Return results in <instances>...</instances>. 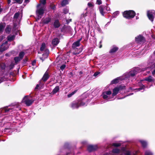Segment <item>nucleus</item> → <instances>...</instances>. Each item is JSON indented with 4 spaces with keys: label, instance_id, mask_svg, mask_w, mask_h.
Segmentation results:
<instances>
[{
    "label": "nucleus",
    "instance_id": "nucleus-36",
    "mask_svg": "<svg viewBox=\"0 0 155 155\" xmlns=\"http://www.w3.org/2000/svg\"><path fill=\"white\" fill-rule=\"evenodd\" d=\"M19 14L18 13H16L14 15V19L17 18L19 16Z\"/></svg>",
    "mask_w": 155,
    "mask_h": 155
},
{
    "label": "nucleus",
    "instance_id": "nucleus-3",
    "mask_svg": "<svg viewBox=\"0 0 155 155\" xmlns=\"http://www.w3.org/2000/svg\"><path fill=\"white\" fill-rule=\"evenodd\" d=\"M33 101L29 96H25L23 98L22 102L25 103L27 106H29L33 102Z\"/></svg>",
    "mask_w": 155,
    "mask_h": 155
},
{
    "label": "nucleus",
    "instance_id": "nucleus-39",
    "mask_svg": "<svg viewBox=\"0 0 155 155\" xmlns=\"http://www.w3.org/2000/svg\"><path fill=\"white\" fill-rule=\"evenodd\" d=\"M16 2L19 4H21L22 2V0H14Z\"/></svg>",
    "mask_w": 155,
    "mask_h": 155
},
{
    "label": "nucleus",
    "instance_id": "nucleus-42",
    "mask_svg": "<svg viewBox=\"0 0 155 155\" xmlns=\"http://www.w3.org/2000/svg\"><path fill=\"white\" fill-rule=\"evenodd\" d=\"M101 0H97V3L98 5L101 4L102 3Z\"/></svg>",
    "mask_w": 155,
    "mask_h": 155
},
{
    "label": "nucleus",
    "instance_id": "nucleus-30",
    "mask_svg": "<svg viewBox=\"0 0 155 155\" xmlns=\"http://www.w3.org/2000/svg\"><path fill=\"white\" fill-rule=\"evenodd\" d=\"M77 90H75L74 91H73V92H72L71 93L68 94V97H71L73 95H74L75 93L77 92Z\"/></svg>",
    "mask_w": 155,
    "mask_h": 155
},
{
    "label": "nucleus",
    "instance_id": "nucleus-10",
    "mask_svg": "<svg viewBox=\"0 0 155 155\" xmlns=\"http://www.w3.org/2000/svg\"><path fill=\"white\" fill-rule=\"evenodd\" d=\"M111 94V92L110 91L104 92L102 94L103 97L104 99L108 98Z\"/></svg>",
    "mask_w": 155,
    "mask_h": 155
},
{
    "label": "nucleus",
    "instance_id": "nucleus-6",
    "mask_svg": "<svg viewBox=\"0 0 155 155\" xmlns=\"http://www.w3.org/2000/svg\"><path fill=\"white\" fill-rule=\"evenodd\" d=\"M45 44L43 43L42 44L41 47L40 48V50L41 51H43L44 50H45V53L43 55V56L45 58H47L48 55L49 51L47 49H45Z\"/></svg>",
    "mask_w": 155,
    "mask_h": 155
},
{
    "label": "nucleus",
    "instance_id": "nucleus-37",
    "mask_svg": "<svg viewBox=\"0 0 155 155\" xmlns=\"http://www.w3.org/2000/svg\"><path fill=\"white\" fill-rule=\"evenodd\" d=\"M65 67L66 65L65 64H63L60 67V69L62 71H63L65 68Z\"/></svg>",
    "mask_w": 155,
    "mask_h": 155
},
{
    "label": "nucleus",
    "instance_id": "nucleus-29",
    "mask_svg": "<svg viewBox=\"0 0 155 155\" xmlns=\"http://www.w3.org/2000/svg\"><path fill=\"white\" fill-rule=\"evenodd\" d=\"M15 63H17L18 62L20 61L21 59L19 57H16L14 58Z\"/></svg>",
    "mask_w": 155,
    "mask_h": 155
},
{
    "label": "nucleus",
    "instance_id": "nucleus-12",
    "mask_svg": "<svg viewBox=\"0 0 155 155\" xmlns=\"http://www.w3.org/2000/svg\"><path fill=\"white\" fill-rule=\"evenodd\" d=\"M144 80L147 81L149 82H151L154 81L153 78L151 76H149V77L145 78Z\"/></svg>",
    "mask_w": 155,
    "mask_h": 155
},
{
    "label": "nucleus",
    "instance_id": "nucleus-49",
    "mask_svg": "<svg viewBox=\"0 0 155 155\" xmlns=\"http://www.w3.org/2000/svg\"><path fill=\"white\" fill-rule=\"evenodd\" d=\"M152 74L153 75H154L155 74V69L152 72Z\"/></svg>",
    "mask_w": 155,
    "mask_h": 155
},
{
    "label": "nucleus",
    "instance_id": "nucleus-32",
    "mask_svg": "<svg viewBox=\"0 0 155 155\" xmlns=\"http://www.w3.org/2000/svg\"><path fill=\"white\" fill-rule=\"evenodd\" d=\"M4 25H0V33H1L2 32L4 28Z\"/></svg>",
    "mask_w": 155,
    "mask_h": 155
},
{
    "label": "nucleus",
    "instance_id": "nucleus-15",
    "mask_svg": "<svg viewBox=\"0 0 155 155\" xmlns=\"http://www.w3.org/2000/svg\"><path fill=\"white\" fill-rule=\"evenodd\" d=\"M59 42V41L58 38H55L54 39L52 42V44L53 45H56Z\"/></svg>",
    "mask_w": 155,
    "mask_h": 155
},
{
    "label": "nucleus",
    "instance_id": "nucleus-24",
    "mask_svg": "<svg viewBox=\"0 0 155 155\" xmlns=\"http://www.w3.org/2000/svg\"><path fill=\"white\" fill-rule=\"evenodd\" d=\"M5 67V64L4 63H2L0 64V68L1 70H4Z\"/></svg>",
    "mask_w": 155,
    "mask_h": 155
},
{
    "label": "nucleus",
    "instance_id": "nucleus-4",
    "mask_svg": "<svg viewBox=\"0 0 155 155\" xmlns=\"http://www.w3.org/2000/svg\"><path fill=\"white\" fill-rule=\"evenodd\" d=\"M147 16L149 19L153 22L155 16V11H148L147 12Z\"/></svg>",
    "mask_w": 155,
    "mask_h": 155
},
{
    "label": "nucleus",
    "instance_id": "nucleus-5",
    "mask_svg": "<svg viewBox=\"0 0 155 155\" xmlns=\"http://www.w3.org/2000/svg\"><path fill=\"white\" fill-rule=\"evenodd\" d=\"M125 87V86L123 85L120 86L119 87H117L114 88L113 90V92L112 94V96H115L117 94L119 91L124 89Z\"/></svg>",
    "mask_w": 155,
    "mask_h": 155
},
{
    "label": "nucleus",
    "instance_id": "nucleus-19",
    "mask_svg": "<svg viewBox=\"0 0 155 155\" xmlns=\"http://www.w3.org/2000/svg\"><path fill=\"white\" fill-rule=\"evenodd\" d=\"M79 106L78 104L76 102L73 103L71 105V107L73 108H78Z\"/></svg>",
    "mask_w": 155,
    "mask_h": 155
},
{
    "label": "nucleus",
    "instance_id": "nucleus-52",
    "mask_svg": "<svg viewBox=\"0 0 155 155\" xmlns=\"http://www.w3.org/2000/svg\"><path fill=\"white\" fill-rule=\"evenodd\" d=\"M10 66H11V68H12V67L14 66V64H12Z\"/></svg>",
    "mask_w": 155,
    "mask_h": 155
},
{
    "label": "nucleus",
    "instance_id": "nucleus-33",
    "mask_svg": "<svg viewBox=\"0 0 155 155\" xmlns=\"http://www.w3.org/2000/svg\"><path fill=\"white\" fill-rule=\"evenodd\" d=\"M10 108L8 109L6 108H4L2 110L3 112H6L8 111H9L10 110Z\"/></svg>",
    "mask_w": 155,
    "mask_h": 155
},
{
    "label": "nucleus",
    "instance_id": "nucleus-21",
    "mask_svg": "<svg viewBox=\"0 0 155 155\" xmlns=\"http://www.w3.org/2000/svg\"><path fill=\"white\" fill-rule=\"evenodd\" d=\"M118 49V48L116 47H113V48L111 49L110 51V53H114L117 51Z\"/></svg>",
    "mask_w": 155,
    "mask_h": 155
},
{
    "label": "nucleus",
    "instance_id": "nucleus-34",
    "mask_svg": "<svg viewBox=\"0 0 155 155\" xmlns=\"http://www.w3.org/2000/svg\"><path fill=\"white\" fill-rule=\"evenodd\" d=\"M121 144L119 143H115L113 144V145L115 147H118Z\"/></svg>",
    "mask_w": 155,
    "mask_h": 155
},
{
    "label": "nucleus",
    "instance_id": "nucleus-20",
    "mask_svg": "<svg viewBox=\"0 0 155 155\" xmlns=\"http://www.w3.org/2000/svg\"><path fill=\"white\" fill-rule=\"evenodd\" d=\"M80 45V41H78L74 42L72 45V47L74 48L75 47L79 46Z\"/></svg>",
    "mask_w": 155,
    "mask_h": 155
},
{
    "label": "nucleus",
    "instance_id": "nucleus-54",
    "mask_svg": "<svg viewBox=\"0 0 155 155\" xmlns=\"http://www.w3.org/2000/svg\"><path fill=\"white\" fill-rule=\"evenodd\" d=\"M101 46H100V48H101Z\"/></svg>",
    "mask_w": 155,
    "mask_h": 155
},
{
    "label": "nucleus",
    "instance_id": "nucleus-11",
    "mask_svg": "<svg viewBox=\"0 0 155 155\" xmlns=\"http://www.w3.org/2000/svg\"><path fill=\"white\" fill-rule=\"evenodd\" d=\"M97 148V147L96 146L90 145L88 147L87 149L89 151L91 152L94 150H96Z\"/></svg>",
    "mask_w": 155,
    "mask_h": 155
},
{
    "label": "nucleus",
    "instance_id": "nucleus-2",
    "mask_svg": "<svg viewBox=\"0 0 155 155\" xmlns=\"http://www.w3.org/2000/svg\"><path fill=\"white\" fill-rule=\"evenodd\" d=\"M135 15V12L132 10L125 11L123 13L124 17L128 19L133 18Z\"/></svg>",
    "mask_w": 155,
    "mask_h": 155
},
{
    "label": "nucleus",
    "instance_id": "nucleus-23",
    "mask_svg": "<svg viewBox=\"0 0 155 155\" xmlns=\"http://www.w3.org/2000/svg\"><path fill=\"white\" fill-rule=\"evenodd\" d=\"M77 48L75 49V51L73 52V54H79L82 51V48H80L78 49V51H76V50H77Z\"/></svg>",
    "mask_w": 155,
    "mask_h": 155
},
{
    "label": "nucleus",
    "instance_id": "nucleus-40",
    "mask_svg": "<svg viewBox=\"0 0 155 155\" xmlns=\"http://www.w3.org/2000/svg\"><path fill=\"white\" fill-rule=\"evenodd\" d=\"M124 153L125 155H129L130 153L128 151H126Z\"/></svg>",
    "mask_w": 155,
    "mask_h": 155
},
{
    "label": "nucleus",
    "instance_id": "nucleus-43",
    "mask_svg": "<svg viewBox=\"0 0 155 155\" xmlns=\"http://www.w3.org/2000/svg\"><path fill=\"white\" fill-rule=\"evenodd\" d=\"M84 105H85V103H84L83 102H81L80 104L79 105V106H84Z\"/></svg>",
    "mask_w": 155,
    "mask_h": 155
},
{
    "label": "nucleus",
    "instance_id": "nucleus-47",
    "mask_svg": "<svg viewBox=\"0 0 155 155\" xmlns=\"http://www.w3.org/2000/svg\"><path fill=\"white\" fill-rule=\"evenodd\" d=\"M88 5L89 7H91L92 6V4L91 3H88Z\"/></svg>",
    "mask_w": 155,
    "mask_h": 155
},
{
    "label": "nucleus",
    "instance_id": "nucleus-48",
    "mask_svg": "<svg viewBox=\"0 0 155 155\" xmlns=\"http://www.w3.org/2000/svg\"><path fill=\"white\" fill-rule=\"evenodd\" d=\"M39 87V85L38 84H37L36 85V87H35V89H38Z\"/></svg>",
    "mask_w": 155,
    "mask_h": 155
},
{
    "label": "nucleus",
    "instance_id": "nucleus-26",
    "mask_svg": "<svg viewBox=\"0 0 155 155\" xmlns=\"http://www.w3.org/2000/svg\"><path fill=\"white\" fill-rule=\"evenodd\" d=\"M140 142L143 147H145L147 145V143L145 141L141 140L140 141Z\"/></svg>",
    "mask_w": 155,
    "mask_h": 155
},
{
    "label": "nucleus",
    "instance_id": "nucleus-53",
    "mask_svg": "<svg viewBox=\"0 0 155 155\" xmlns=\"http://www.w3.org/2000/svg\"><path fill=\"white\" fill-rule=\"evenodd\" d=\"M2 82V81H1V80H0V83H1Z\"/></svg>",
    "mask_w": 155,
    "mask_h": 155
},
{
    "label": "nucleus",
    "instance_id": "nucleus-50",
    "mask_svg": "<svg viewBox=\"0 0 155 155\" xmlns=\"http://www.w3.org/2000/svg\"><path fill=\"white\" fill-rule=\"evenodd\" d=\"M8 3V4H9L11 2V0H7Z\"/></svg>",
    "mask_w": 155,
    "mask_h": 155
},
{
    "label": "nucleus",
    "instance_id": "nucleus-38",
    "mask_svg": "<svg viewBox=\"0 0 155 155\" xmlns=\"http://www.w3.org/2000/svg\"><path fill=\"white\" fill-rule=\"evenodd\" d=\"M145 155H152V154L150 151H147L145 152Z\"/></svg>",
    "mask_w": 155,
    "mask_h": 155
},
{
    "label": "nucleus",
    "instance_id": "nucleus-1",
    "mask_svg": "<svg viewBox=\"0 0 155 155\" xmlns=\"http://www.w3.org/2000/svg\"><path fill=\"white\" fill-rule=\"evenodd\" d=\"M40 3L37 6V9L36 11V14L37 19L39 20L41 18L45 10V8L44 5L46 3V0H40Z\"/></svg>",
    "mask_w": 155,
    "mask_h": 155
},
{
    "label": "nucleus",
    "instance_id": "nucleus-51",
    "mask_svg": "<svg viewBox=\"0 0 155 155\" xmlns=\"http://www.w3.org/2000/svg\"><path fill=\"white\" fill-rule=\"evenodd\" d=\"M142 88H140L137 89L138 91H140V90H142Z\"/></svg>",
    "mask_w": 155,
    "mask_h": 155
},
{
    "label": "nucleus",
    "instance_id": "nucleus-27",
    "mask_svg": "<svg viewBox=\"0 0 155 155\" xmlns=\"http://www.w3.org/2000/svg\"><path fill=\"white\" fill-rule=\"evenodd\" d=\"M68 4V1L67 0H63L61 3V5L64 6Z\"/></svg>",
    "mask_w": 155,
    "mask_h": 155
},
{
    "label": "nucleus",
    "instance_id": "nucleus-44",
    "mask_svg": "<svg viewBox=\"0 0 155 155\" xmlns=\"http://www.w3.org/2000/svg\"><path fill=\"white\" fill-rule=\"evenodd\" d=\"M99 74V72H95L94 74V76H96L97 75Z\"/></svg>",
    "mask_w": 155,
    "mask_h": 155
},
{
    "label": "nucleus",
    "instance_id": "nucleus-31",
    "mask_svg": "<svg viewBox=\"0 0 155 155\" xmlns=\"http://www.w3.org/2000/svg\"><path fill=\"white\" fill-rule=\"evenodd\" d=\"M119 152H120L119 150L117 148H116L114 149H113V152L114 153H115V154L117 153H119Z\"/></svg>",
    "mask_w": 155,
    "mask_h": 155
},
{
    "label": "nucleus",
    "instance_id": "nucleus-57",
    "mask_svg": "<svg viewBox=\"0 0 155 155\" xmlns=\"http://www.w3.org/2000/svg\"><path fill=\"white\" fill-rule=\"evenodd\" d=\"M154 66H155V64H154Z\"/></svg>",
    "mask_w": 155,
    "mask_h": 155
},
{
    "label": "nucleus",
    "instance_id": "nucleus-14",
    "mask_svg": "<svg viewBox=\"0 0 155 155\" xmlns=\"http://www.w3.org/2000/svg\"><path fill=\"white\" fill-rule=\"evenodd\" d=\"M49 76L48 73L46 72L44 74L42 78V80L44 81H46L48 78Z\"/></svg>",
    "mask_w": 155,
    "mask_h": 155
},
{
    "label": "nucleus",
    "instance_id": "nucleus-46",
    "mask_svg": "<svg viewBox=\"0 0 155 155\" xmlns=\"http://www.w3.org/2000/svg\"><path fill=\"white\" fill-rule=\"evenodd\" d=\"M29 2V0H25L24 3L27 4V3H28V2Z\"/></svg>",
    "mask_w": 155,
    "mask_h": 155
},
{
    "label": "nucleus",
    "instance_id": "nucleus-13",
    "mask_svg": "<svg viewBox=\"0 0 155 155\" xmlns=\"http://www.w3.org/2000/svg\"><path fill=\"white\" fill-rule=\"evenodd\" d=\"M137 69H134L131 70L129 73V75L130 76L133 77L137 73Z\"/></svg>",
    "mask_w": 155,
    "mask_h": 155
},
{
    "label": "nucleus",
    "instance_id": "nucleus-55",
    "mask_svg": "<svg viewBox=\"0 0 155 155\" xmlns=\"http://www.w3.org/2000/svg\"><path fill=\"white\" fill-rule=\"evenodd\" d=\"M154 54H155V52H154Z\"/></svg>",
    "mask_w": 155,
    "mask_h": 155
},
{
    "label": "nucleus",
    "instance_id": "nucleus-22",
    "mask_svg": "<svg viewBox=\"0 0 155 155\" xmlns=\"http://www.w3.org/2000/svg\"><path fill=\"white\" fill-rule=\"evenodd\" d=\"M54 26L55 28H58L60 26L59 21L58 20L55 21L54 23Z\"/></svg>",
    "mask_w": 155,
    "mask_h": 155
},
{
    "label": "nucleus",
    "instance_id": "nucleus-28",
    "mask_svg": "<svg viewBox=\"0 0 155 155\" xmlns=\"http://www.w3.org/2000/svg\"><path fill=\"white\" fill-rule=\"evenodd\" d=\"M25 53L23 52H21L19 53V57L21 59H22Z\"/></svg>",
    "mask_w": 155,
    "mask_h": 155
},
{
    "label": "nucleus",
    "instance_id": "nucleus-18",
    "mask_svg": "<svg viewBox=\"0 0 155 155\" xmlns=\"http://www.w3.org/2000/svg\"><path fill=\"white\" fill-rule=\"evenodd\" d=\"M51 18L50 17L46 18L43 20V22L45 24H47L51 21Z\"/></svg>",
    "mask_w": 155,
    "mask_h": 155
},
{
    "label": "nucleus",
    "instance_id": "nucleus-35",
    "mask_svg": "<svg viewBox=\"0 0 155 155\" xmlns=\"http://www.w3.org/2000/svg\"><path fill=\"white\" fill-rule=\"evenodd\" d=\"M11 31V28L8 27H7L5 29V31L7 33H9Z\"/></svg>",
    "mask_w": 155,
    "mask_h": 155
},
{
    "label": "nucleus",
    "instance_id": "nucleus-41",
    "mask_svg": "<svg viewBox=\"0 0 155 155\" xmlns=\"http://www.w3.org/2000/svg\"><path fill=\"white\" fill-rule=\"evenodd\" d=\"M63 12L65 14H66L68 12V10L67 9H64V10Z\"/></svg>",
    "mask_w": 155,
    "mask_h": 155
},
{
    "label": "nucleus",
    "instance_id": "nucleus-16",
    "mask_svg": "<svg viewBox=\"0 0 155 155\" xmlns=\"http://www.w3.org/2000/svg\"><path fill=\"white\" fill-rule=\"evenodd\" d=\"M121 79L120 78H118L112 80L111 82V84H115L119 82V81Z\"/></svg>",
    "mask_w": 155,
    "mask_h": 155
},
{
    "label": "nucleus",
    "instance_id": "nucleus-17",
    "mask_svg": "<svg viewBox=\"0 0 155 155\" xmlns=\"http://www.w3.org/2000/svg\"><path fill=\"white\" fill-rule=\"evenodd\" d=\"M59 90V87L58 86H56L55 88L51 92V94H54L56 93Z\"/></svg>",
    "mask_w": 155,
    "mask_h": 155
},
{
    "label": "nucleus",
    "instance_id": "nucleus-7",
    "mask_svg": "<svg viewBox=\"0 0 155 155\" xmlns=\"http://www.w3.org/2000/svg\"><path fill=\"white\" fill-rule=\"evenodd\" d=\"M136 41L138 43L143 42L145 41V39L142 36L139 35L135 38Z\"/></svg>",
    "mask_w": 155,
    "mask_h": 155
},
{
    "label": "nucleus",
    "instance_id": "nucleus-8",
    "mask_svg": "<svg viewBox=\"0 0 155 155\" xmlns=\"http://www.w3.org/2000/svg\"><path fill=\"white\" fill-rule=\"evenodd\" d=\"M101 14L103 15H104L106 10H107V7L104 5H101L99 7Z\"/></svg>",
    "mask_w": 155,
    "mask_h": 155
},
{
    "label": "nucleus",
    "instance_id": "nucleus-56",
    "mask_svg": "<svg viewBox=\"0 0 155 155\" xmlns=\"http://www.w3.org/2000/svg\"><path fill=\"white\" fill-rule=\"evenodd\" d=\"M145 87V86H144V85H143V87Z\"/></svg>",
    "mask_w": 155,
    "mask_h": 155
},
{
    "label": "nucleus",
    "instance_id": "nucleus-45",
    "mask_svg": "<svg viewBox=\"0 0 155 155\" xmlns=\"http://www.w3.org/2000/svg\"><path fill=\"white\" fill-rule=\"evenodd\" d=\"M36 63L35 61H34L32 63V64L33 66H34Z\"/></svg>",
    "mask_w": 155,
    "mask_h": 155
},
{
    "label": "nucleus",
    "instance_id": "nucleus-25",
    "mask_svg": "<svg viewBox=\"0 0 155 155\" xmlns=\"http://www.w3.org/2000/svg\"><path fill=\"white\" fill-rule=\"evenodd\" d=\"M15 37L14 35H10L8 37V41H12L15 38Z\"/></svg>",
    "mask_w": 155,
    "mask_h": 155
},
{
    "label": "nucleus",
    "instance_id": "nucleus-9",
    "mask_svg": "<svg viewBox=\"0 0 155 155\" xmlns=\"http://www.w3.org/2000/svg\"><path fill=\"white\" fill-rule=\"evenodd\" d=\"M7 41H5V42L2 44L0 46V51L2 52L6 50L8 48V46L7 44Z\"/></svg>",
    "mask_w": 155,
    "mask_h": 155
}]
</instances>
